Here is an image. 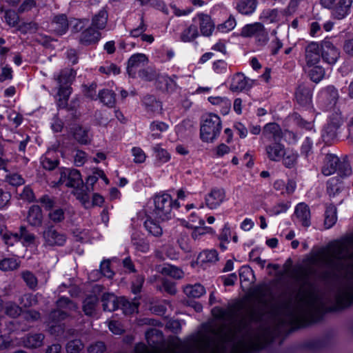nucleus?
Returning a JSON list of instances; mask_svg holds the SVG:
<instances>
[{"label": "nucleus", "mask_w": 353, "mask_h": 353, "mask_svg": "<svg viewBox=\"0 0 353 353\" xmlns=\"http://www.w3.org/2000/svg\"><path fill=\"white\" fill-rule=\"evenodd\" d=\"M100 101L108 106H113L115 103L114 92L108 89H104L99 93Z\"/></svg>", "instance_id": "nucleus-45"}, {"label": "nucleus", "mask_w": 353, "mask_h": 353, "mask_svg": "<svg viewBox=\"0 0 353 353\" xmlns=\"http://www.w3.org/2000/svg\"><path fill=\"white\" fill-rule=\"evenodd\" d=\"M219 260L218 252L215 250H206L198 256V263L202 265L213 264Z\"/></svg>", "instance_id": "nucleus-27"}, {"label": "nucleus", "mask_w": 353, "mask_h": 353, "mask_svg": "<svg viewBox=\"0 0 353 353\" xmlns=\"http://www.w3.org/2000/svg\"><path fill=\"white\" fill-rule=\"evenodd\" d=\"M321 307V301L314 288L311 285L303 287L298 294L295 307L288 310L286 321L296 325L312 321Z\"/></svg>", "instance_id": "nucleus-3"}, {"label": "nucleus", "mask_w": 353, "mask_h": 353, "mask_svg": "<svg viewBox=\"0 0 353 353\" xmlns=\"http://www.w3.org/2000/svg\"><path fill=\"white\" fill-rule=\"evenodd\" d=\"M76 76V72L72 69H65L60 72L58 75L54 76L59 85H65L73 81Z\"/></svg>", "instance_id": "nucleus-31"}, {"label": "nucleus", "mask_w": 353, "mask_h": 353, "mask_svg": "<svg viewBox=\"0 0 353 353\" xmlns=\"http://www.w3.org/2000/svg\"><path fill=\"white\" fill-rule=\"evenodd\" d=\"M43 246L45 248H54L63 246L67 241L65 233L57 230L54 226L46 228L41 234Z\"/></svg>", "instance_id": "nucleus-7"}, {"label": "nucleus", "mask_w": 353, "mask_h": 353, "mask_svg": "<svg viewBox=\"0 0 353 353\" xmlns=\"http://www.w3.org/2000/svg\"><path fill=\"white\" fill-rule=\"evenodd\" d=\"M154 208L153 214L156 219L161 221H166L172 218V207L176 205V201H174L168 194H160L154 196Z\"/></svg>", "instance_id": "nucleus-5"}, {"label": "nucleus", "mask_w": 353, "mask_h": 353, "mask_svg": "<svg viewBox=\"0 0 353 353\" xmlns=\"http://www.w3.org/2000/svg\"><path fill=\"white\" fill-rule=\"evenodd\" d=\"M213 316L220 320H223L230 324L234 323L235 311L232 308L223 309L221 307H214L212 311Z\"/></svg>", "instance_id": "nucleus-23"}, {"label": "nucleus", "mask_w": 353, "mask_h": 353, "mask_svg": "<svg viewBox=\"0 0 353 353\" xmlns=\"http://www.w3.org/2000/svg\"><path fill=\"white\" fill-rule=\"evenodd\" d=\"M83 347V344L79 340L70 341L66 345V350L68 353H78Z\"/></svg>", "instance_id": "nucleus-64"}, {"label": "nucleus", "mask_w": 353, "mask_h": 353, "mask_svg": "<svg viewBox=\"0 0 353 353\" xmlns=\"http://www.w3.org/2000/svg\"><path fill=\"white\" fill-rule=\"evenodd\" d=\"M235 26V19L232 17H229L224 23L219 25L218 29L223 32H227L233 30Z\"/></svg>", "instance_id": "nucleus-62"}, {"label": "nucleus", "mask_w": 353, "mask_h": 353, "mask_svg": "<svg viewBox=\"0 0 353 353\" xmlns=\"http://www.w3.org/2000/svg\"><path fill=\"white\" fill-rule=\"evenodd\" d=\"M221 130L220 117L216 114H210L203 119L201 125V139L205 142H212L218 137Z\"/></svg>", "instance_id": "nucleus-6"}, {"label": "nucleus", "mask_w": 353, "mask_h": 353, "mask_svg": "<svg viewBox=\"0 0 353 353\" xmlns=\"http://www.w3.org/2000/svg\"><path fill=\"white\" fill-rule=\"evenodd\" d=\"M161 272L162 274L170 276L174 279H181L183 275V272L181 270L169 264L165 265L163 267Z\"/></svg>", "instance_id": "nucleus-47"}, {"label": "nucleus", "mask_w": 353, "mask_h": 353, "mask_svg": "<svg viewBox=\"0 0 353 353\" xmlns=\"http://www.w3.org/2000/svg\"><path fill=\"white\" fill-rule=\"evenodd\" d=\"M199 36V31L196 23L190 25L181 34V40L183 42H190Z\"/></svg>", "instance_id": "nucleus-38"}, {"label": "nucleus", "mask_w": 353, "mask_h": 353, "mask_svg": "<svg viewBox=\"0 0 353 353\" xmlns=\"http://www.w3.org/2000/svg\"><path fill=\"white\" fill-rule=\"evenodd\" d=\"M337 221L336 208L334 205L327 207L325 213L324 225L326 229L331 228Z\"/></svg>", "instance_id": "nucleus-35"}, {"label": "nucleus", "mask_w": 353, "mask_h": 353, "mask_svg": "<svg viewBox=\"0 0 353 353\" xmlns=\"http://www.w3.org/2000/svg\"><path fill=\"white\" fill-rule=\"evenodd\" d=\"M152 151L154 154L156 163L159 165L167 163L170 159V153L165 149L161 148L159 144L154 145Z\"/></svg>", "instance_id": "nucleus-32"}, {"label": "nucleus", "mask_w": 353, "mask_h": 353, "mask_svg": "<svg viewBox=\"0 0 353 353\" xmlns=\"http://www.w3.org/2000/svg\"><path fill=\"white\" fill-rule=\"evenodd\" d=\"M133 160L135 163H142L146 159V154L139 147H133L131 150Z\"/></svg>", "instance_id": "nucleus-57"}, {"label": "nucleus", "mask_w": 353, "mask_h": 353, "mask_svg": "<svg viewBox=\"0 0 353 353\" xmlns=\"http://www.w3.org/2000/svg\"><path fill=\"white\" fill-rule=\"evenodd\" d=\"M312 68L309 71L310 79L314 82L318 83L324 77L325 70L321 66L317 65L312 66Z\"/></svg>", "instance_id": "nucleus-51"}, {"label": "nucleus", "mask_w": 353, "mask_h": 353, "mask_svg": "<svg viewBox=\"0 0 353 353\" xmlns=\"http://www.w3.org/2000/svg\"><path fill=\"white\" fill-rule=\"evenodd\" d=\"M256 5V0H243L238 3L237 9L243 14H250L255 11Z\"/></svg>", "instance_id": "nucleus-37"}, {"label": "nucleus", "mask_w": 353, "mask_h": 353, "mask_svg": "<svg viewBox=\"0 0 353 353\" xmlns=\"http://www.w3.org/2000/svg\"><path fill=\"white\" fill-rule=\"evenodd\" d=\"M100 36L99 32L90 27L81 32L79 41L84 45L93 44L99 41Z\"/></svg>", "instance_id": "nucleus-21"}, {"label": "nucleus", "mask_w": 353, "mask_h": 353, "mask_svg": "<svg viewBox=\"0 0 353 353\" xmlns=\"http://www.w3.org/2000/svg\"><path fill=\"white\" fill-rule=\"evenodd\" d=\"M283 137V134L281 127L276 123H269L264 125L261 139L276 141H281Z\"/></svg>", "instance_id": "nucleus-16"}, {"label": "nucleus", "mask_w": 353, "mask_h": 353, "mask_svg": "<svg viewBox=\"0 0 353 353\" xmlns=\"http://www.w3.org/2000/svg\"><path fill=\"white\" fill-rule=\"evenodd\" d=\"M295 216L297 221L304 227L310 225V211L309 207L305 203H299L295 208Z\"/></svg>", "instance_id": "nucleus-19"}, {"label": "nucleus", "mask_w": 353, "mask_h": 353, "mask_svg": "<svg viewBox=\"0 0 353 353\" xmlns=\"http://www.w3.org/2000/svg\"><path fill=\"white\" fill-rule=\"evenodd\" d=\"M321 43L311 41L305 48L306 65L311 68L317 65L321 60Z\"/></svg>", "instance_id": "nucleus-13"}, {"label": "nucleus", "mask_w": 353, "mask_h": 353, "mask_svg": "<svg viewBox=\"0 0 353 353\" xmlns=\"http://www.w3.org/2000/svg\"><path fill=\"white\" fill-rule=\"evenodd\" d=\"M6 180L9 184L13 186L21 185L25 183L22 176L17 173H12L6 175Z\"/></svg>", "instance_id": "nucleus-59"}, {"label": "nucleus", "mask_w": 353, "mask_h": 353, "mask_svg": "<svg viewBox=\"0 0 353 353\" xmlns=\"http://www.w3.org/2000/svg\"><path fill=\"white\" fill-rule=\"evenodd\" d=\"M4 17L7 24L12 27L16 26L19 21L18 14L13 10L6 11Z\"/></svg>", "instance_id": "nucleus-58"}, {"label": "nucleus", "mask_w": 353, "mask_h": 353, "mask_svg": "<svg viewBox=\"0 0 353 353\" xmlns=\"http://www.w3.org/2000/svg\"><path fill=\"white\" fill-rule=\"evenodd\" d=\"M21 277L30 289L35 290L37 288L38 280L32 272L28 270L23 271Z\"/></svg>", "instance_id": "nucleus-46"}, {"label": "nucleus", "mask_w": 353, "mask_h": 353, "mask_svg": "<svg viewBox=\"0 0 353 353\" xmlns=\"http://www.w3.org/2000/svg\"><path fill=\"white\" fill-rule=\"evenodd\" d=\"M321 55L323 60L330 65H334L340 57L339 50L330 39L321 41Z\"/></svg>", "instance_id": "nucleus-9"}, {"label": "nucleus", "mask_w": 353, "mask_h": 353, "mask_svg": "<svg viewBox=\"0 0 353 353\" xmlns=\"http://www.w3.org/2000/svg\"><path fill=\"white\" fill-rule=\"evenodd\" d=\"M279 12L277 9H265L259 16V19L263 23H275L279 20Z\"/></svg>", "instance_id": "nucleus-36"}, {"label": "nucleus", "mask_w": 353, "mask_h": 353, "mask_svg": "<svg viewBox=\"0 0 353 353\" xmlns=\"http://www.w3.org/2000/svg\"><path fill=\"white\" fill-rule=\"evenodd\" d=\"M52 30L59 34L65 33L68 28V22L65 14L55 16L51 23Z\"/></svg>", "instance_id": "nucleus-25"}, {"label": "nucleus", "mask_w": 353, "mask_h": 353, "mask_svg": "<svg viewBox=\"0 0 353 353\" xmlns=\"http://www.w3.org/2000/svg\"><path fill=\"white\" fill-rule=\"evenodd\" d=\"M19 236L20 239H23V243L26 245H29L30 244L34 243L36 236L28 232L26 228L23 226H21L19 229Z\"/></svg>", "instance_id": "nucleus-54"}, {"label": "nucleus", "mask_w": 353, "mask_h": 353, "mask_svg": "<svg viewBox=\"0 0 353 353\" xmlns=\"http://www.w3.org/2000/svg\"><path fill=\"white\" fill-rule=\"evenodd\" d=\"M343 122L341 113L339 111L332 112L329 118L327 125L324 127L323 137L327 139L335 137L337 130Z\"/></svg>", "instance_id": "nucleus-12"}, {"label": "nucleus", "mask_w": 353, "mask_h": 353, "mask_svg": "<svg viewBox=\"0 0 353 353\" xmlns=\"http://www.w3.org/2000/svg\"><path fill=\"white\" fill-rule=\"evenodd\" d=\"M144 226L146 230L154 236H160L163 234L161 227L151 219H148L145 221Z\"/></svg>", "instance_id": "nucleus-44"}, {"label": "nucleus", "mask_w": 353, "mask_h": 353, "mask_svg": "<svg viewBox=\"0 0 353 353\" xmlns=\"http://www.w3.org/2000/svg\"><path fill=\"white\" fill-rule=\"evenodd\" d=\"M193 23L199 26L201 34L203 36H210L214 30V25L211 17L206 14L199 13L193 19Z\"/></svg>", "instance_id": "nucleus-15"}, {"label": "nucleus", "mask_w": 353, "mask_h": 353, "mask_svg": "<svg viewBox=\"0 0 353 353\" xmlns=\"http://www.w3.org/2000/svg\"><path fill=\"white\" fill-rule=\"evenodd\" d=\"M251 86L250 79L245 77L243 73L238 72L232 76L230 89L233 92H241Z\"/></svg>", "instance_id": "nucleus-18"}, {"label": "nucleus", "mask_w": 353, "mask_h": 353, "mask_svg": "<svg viewBox=\"0 0 353 353\" xmlns=\"http://www.w3.org/2000/svg\"><path fill=\"white\" fill-rule=\"evenodd\" d=\"M144 103L152 112H159L162 110L161 103L157 101L153 97L145 99Z\"/></svg>", "instance_id": "nucleus-60"}, {"label": "nucleus", "mask_w": 353, "mask_h": 353, "mask_svg": "<svg viewBox=\"0 0 353 353\" xmlns=\"http://www.w3.org/2000/svg\"><path fill=\"white\" fill-rule=\"evenodd\" d=\"M43 339L44 336L42 334H34L27 336L23 343L28 348H37L42 345Z\"/></svg>", "instance_id": "nucleus-33"}, {"label": "nucleus", "mask_w": 353, "mask_h": 353, "mask_svg": "<svg viewBox=\"0 0 353 353\" xmlns=\"http://www.w3.org/2000/svg\"><path fill=\"white\" fill-rule=\"evenodd\" d=\"M41 163L43 168L51 170L58 165L59 161L57 159H51L46 155L41 158Z\"/></svg>", "instance_id": "nucleus-63"}, {"label": "nucleus", "mask_w": 353, "mask_h": 353, "mask_svg": "<svg viewBox=\"0 0 353 353\" xmlns=\"http://www.w3.org/2000/svg\"><path fill=\"white\" fill-rule=\"evenodd\" d=\"M134 353H217V331L191 336L187 342L173 339L166 347H150L143 343L136 345Z\"/></svg>", "instance_id": "nucleus-2"}, {"label": "nucleus", "mask_w": 353, "mask_h": 353, "mask_svg": "<svg viewBox=\"0 0 353 353\" xmlns=\"http://www.w3.org/2000/svg\"><path fill=\"white\" fill-rule=\"evenodd\" d=\"M119 307H121L125 314H132L138 310V303L137 302H130L124 297L119 298Z\"/></svg>", "instance_id": "nucleus-42"}, {"label": "nucleus", "mask_w": 353, "mask_h": 353, "mask_svg": "<svg viewBox=\"0 0 353 353\" xmlns=\"http://www.w3.org/2000/svg\"><path fill=\"white\" fill-rule=\"evenodd\" d=\"M73 136L74 138L81 144H87L90 141L88 130L80 126L74 128Z\"/></svg>", "instance_id": "nucleus-41"}, {"label": "nucleus", "mask_w": 353, "mask_h": 353, "mask_svg": "<svg viewBox=\"0 0 353 353\" xmlns=\"http://www.w3.org/2000/svg\"><path fill=\"white\" fill-rule=\"evenodd\" d=\"M99 71L101 73L105 74L107 75H115L120 73V68L114 63L105 62L103 65L99 67Z\"/></svg>", "instance_id": "nucleus-52"}, {"label": "nucleus", "mask_w": 353, "mask_h": 353, "mask_svg": "<svg viewBox=\"0 0 353 353\" xmlns=\"http://www.w3.org/2000/svg\"><path fill=\"white\" fill-rule=\"evenodd\" d=\"M208 101L213 105L218 106L220 108L221 112L225 115L231 108V101L226 97H210Z\"/></svg>", "instance_id": "nucleus-29"}, {"label": "nucleus", "mask_w": 353, "mask_h": 353, "mask_svg": "<svg viewBox=\"0 0 353 353\" xmlns=\"http://www.w3.org/2000/svg\"><path fill=\"white\" fill-rule=\"evenodd\" d=\"M34 9L38 10L37 0H24L19 6L17 12L22 14L32 11Z\"/></svg>", "instance_id": "nucleus-50"}, {"label": "nucleus", "mask_w": 353, "mask_h": 353, "mask_svg": "<svg viewBox=\"0 0 353 353\" xmlns=\"http://www.w3.org/2000/svg\"><path fill=\"white\" fill-rule=\"evenodd\" d=\"M285 148L281 141H271L264 147L265 155L271 161L279 162L283 157Z\"/></svg>", "instance_id": "nucleus-11"}, {"label": "nucleus", "mask_w": 353, "mask_h": 353, "mask_svg": "<svg viewBox=\"0 0 353 353\" xmlns=\"http://www.w3.org/2000/svg\"><path fill=\"white\" fill-rule=\"evenodd\" d=\"M148 62V59L144 54L138 53L132 55L128 60L127 67L129 75L132 77H137V73L143 69Z\"/></svg>", "instance_id": "nucleus-14"}, {"label": "nucleus", "mask_w": 353, "mask_h": 353, "mask_svg": "<svg viewBox=\"0 0 353 353\" xmlns=\"http://www.w3.org/2000/svg\"><path fill=\"white\" fill-rule=\"evenodd\" d=\"M20 265V261L15 258H5L0 260V270L4 272L13 271Z\"/></svg>", "instance_id": "nucleus-40"}, {"label": "nucleus", "mask_w": 353, "mask_h": 353, "mask_svg": "<svg viewBox=\"0 0 353 353\" xmlns=\"http://www.w3.org/2000/svg\"><path fill=\"white\" fill-rule=\"evenodd\" d=\"M48 217L53 223H60L65 219L64 211L61 208L53 209L48 214Z\"/></svg>", "instance_id": "nucleus-56"}, {"label": "nucleus", "mask_w": 353, "mask_h": 353, "mask_svg": "<svg viewBox=\"0 0 353 353\" xmlns=\"http://www.w3.org/2000/svg\"><path fill=\"white\" fill-rule=\"evenodd\" d=\"M226 201V193L222 188H214L205 196L207 207L211 210L218 208Z\"/></svg>", "instance_id": "nucleus-10"}, {"label": "nucleus", "mask_w": 353, "mask_h": 353, "mask_svg": "<svg viewBox=\"0 0 353 353\" xmlns=\"http://www.w3.org/2000/svg\"><path fill=\"white\" fill-rule=\"evenodd\" d=\"M183 291L188 296L192 298H199L205 293L204 287L200 284L187 285Z\"/></svg>", "instance_id": "nucleus-39"}, {"label": "nucleus", "mask_w": 353, "mask_h": 353, "mask_svg": "<svg viewBox=\"0 0 353 353\" xmlns=\"http://www.w3.org/2000/svg\"><path fill=\"white\" fill-rule=\"evenodd\" d=\"M20 303L25 307L34 305L37 303V296L31 294H24L20 299Z\"/></svg>", "instance_id": "nucleus-61"}, {"label": "nucleus", "mask_w": 353, "mask_h": 353, "mask_svg": "<svg viewBox=\"0 0 353 353\" xmlns=\"http://www.w3.org/2000/svg\"><path fill=\"white\" fill-rule=\"evenodd\" d=\"M97 298L95 296L88 297L83 302V311L86 315L92 316L95 312Z\"/></svg>", "instance_id": "nucleus-48"}, {"label": "nucleus", "mask_w": 353, "mask_h": 353, "mask_svg": "<svg viewBox=\"0 0 353 353\" xmlns=\"http://www.w3.org/2000/svg\"><path fill=\"white\" fill-rule=\"evenodd\" d=\"M28 223L34 227H39L43 222V214L41 208L37 205H32L27 216Z\"/></svg>", "instance_id": "nucleus-20"}, {"label": "nucleus", "mask_w": 353, "mask_h": 353, "mask_svg": "<svg viewBox=\"0 0 353 353\" xmlns=\"http://www.w3.org/2000/svg\"><path fill=\"white\" fill-rule=\"evenodd\" d=\"M132 243L138 251L144 253L149 251L150 245L148 242L143 239L138 238L136 234H133L132 236Z\"/></svg>", "instance_id": "nucleus-49"}, {"label": "nucleus", "mask_w": 353, "mask_h": 353, "mask_svg": "<svg viewBox=\"0 0 353 353\" xmlns=\"http://www.w3.org/2000/svg\"><path fill=\"white\" fill-rule=\"evenodd\" d=\"M176 79V77L175 75L169 77L166 74H163L158 77V81L159 83L165 84L167 91L173 92L177 88V84L175 81Z\"/></svg>", "instance_id": "nucleus-43"}, {"label": "nucleus", "mask_w": 353, "mask_h": 353, "mask_svg": "<svg viewBox=\"0 0 353 353\" xmlns=\"http://www.w3.org/2000/svg\"><path fill=\"white\" fill-rule=\"evenodd\" d=\"M58 183L65 185L68 188H72L74 195L85 208H89L91 205L90 196L84 187L81 174L79 170L67 168L61 169Z\"/></svg>", "instance_id": "nucleus-4"}, {"label": "nucleus", "mask_w": 353, "mask_h": 353, "mask_svg": "<svg viewBox=\"0 0 353 353\" xmlns=\"http://www.w3.org/2000/svg\"><path fill=\"white\" fill-rule=\"evenodd\" d=\"M241 34L244 37H255L259 45H265L268 40V32L264 26L259 22L245 25L241 30Z\"/></svg>", "instance_id": "nucleus-8"}, {"label": "nucleus", "mask_w": 353, "mask_h": 353, "mask_svg": "<svg viewBox=\"0 0 353 353\" xmlns=\"http://www.w3.org/2000/svg\"><path fill=\"white\" fill-rule=\"evenodd\" d=\"M102 302L105 311L111 312L119 307V298H117L113 294H104Z\"/></svg>", "instance_id": "nucleus-30"}, {"label": "nucleus", "mask_w": 353, "mask_h": 353, "mask_svg": "<svg viewBox=\"0 0 353 353\" xmlns=\"http://www.w3.org/2000/svg\"><path fill=\"white\" fill-rule=\"evenodd\" d=\"M149 129L151 137L153 139H159L162 137L161 134L169 129V125L163 121L157 120L150 123Z\"/></svg>", "instance_id": "nucleus-24"}, {"label": "nucleus", "mask_w": 353, "mask_h": 353, "mask_svg": "<svg viewBox=\"0 0 353 353\" xmlns=\"http://www.w3.org/2000/svg\"><path fill=\"white\" fill-rule=\"evenodd\" d=\"M352 0H337L332 10V15L336 19H342L350 13Z\"/></svg>", "instance_id": "nucleus-17"}, {"label": "nucleus", "mask_w": 353, "mask_h": 353, "mask_svg": "<svg viewBox=\"0 0 353 353\" xmlns=\"http://www.w3.org/2000/svg\"><path fill=\"white\" fill-rule=\"evenodd\" d=\"M299 157V154L297 151L290 148H285V154L281 159L282 163L287 168H293L298 163Z\"/></svg>", "instance_id": "nucleus-26"}, {"label": "nucleus", "mask_w": 353, "mask_h": 353, "mask_svg": "<svg viewBox=\"0 0 353 353\" xmlns=\"http://www.w3.org/2000/svg\"><path fill=\"white\" fill-rule=\"evenodd\" d=\"M296 99L299 104L308 107L312 102V92L309 88L299 87L296 92Z\"/></svg>", "instance_id": "nucleus-28"}, {"label": "nucleus", "mask_w": 353, "mask_h": 353, "mask_svg": "<svg viewBox=\"0 0 353 353\" xmlns=\"http://www.w3.org/2000/svg\"><path fill=\"white\" fill-rule=\"evenodd\" d=\"M339 159L334 154H327L325 158L324 165L322 168V173L325 176H330L334 174L339 165Z\"/></svg>", "instance_id": "nucleus-22"}, {"label": "nucleus", "mask_w": 353, "mask_h": 353, "mask_svg": "<svg viewBox=\"0 0 353 353\" xmlns=\"http://www.w3.org/2000/svg\"><path fill=\"white\" fill-rule=\"evenodd\" d=\"M314 261L338 272L344 270L347 284L339 291L336 302L340 307L350 304L353 301V239L329 245L317 254Z\"/></svg>", "instance_id": "nucleus-1"}, {"label": "nucleus", "mask_w": 353, "mask_h": 353, "mask_svg": "<svg viewBox=\"0 0 353 353\" xmlns=\"http://www.w3.org/2000/svg\"><path fill=\"white\" fill-rule=\"evenodd\" d=\"M108 12L105 9H101L96 14L92 21V26L97 29L105 28L108 21Z\"/></svg>", "instance_id": "nucleus-34"}, {"label": "nucleus", "mask_w": 353, "mask_h": 353, "mask_svg": "<svg viewBox=\"0 0 353 353\" xmlns=\"http://www.w3.org/2000/svg\"><path fill=\"white\" fill-rule=\"evenodd\" d=\"M5 313L12 318L17 317L21 312V308L13 302H8L5 305Z\"/></svg>", "instance_id": "nucleus-53"}, {"label": "nucleus", "mask_w": 353, "mask_h": 353, "mask_svg": "<svg viewBox=\"0 0 353 353\" xmlns=\"http://www.w3.org/2000/svg\"><path fill=\"white\" fill-rule=\"evenodd\" d=\"M1 235L4 243L8 245H13L20 240L19 233L17 232L6 231Z\"/></svg>", "instance_id": "nucleus-55"}]
</instances>
